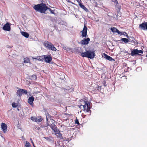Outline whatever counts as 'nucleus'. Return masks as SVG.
<instances>
[{"label": "nucleus", "mask_w": 147, "mask_h": 147, "mask_svg": "<svg viewBox=\"0 0 147 147\" xmlns=\"http://www.w3.org/2000/svg\"><path fill=\"white\" fill-rule=\"evenodd\" d=\"M32 144H33V145L35 147V146H34V144L33 142L32 141Z\"/></svg>", "instance_id": "58836bf2"}, {"label": "nucleus", "mask_w": 147, "mask_h": 147, "mask_svg": "<svg viewBox=\"0 0 147 147\" xmlns=\"http://www.w3.org/2000/svg\"><path fill=\"white\" fill-rule=\"evenodd\" d=\"M22 91L23 94H27V91L26 90H24L22 89V90H21Z\"/></svg>", "instance_id": "c756f323"}, {"label": "nucleus", "mask_w": 147, "mask_h": 147, "mask_svg": "<svg viewBox=\"0 0 147 147\" xmlns=\"http://www.w3.org/2000/svg\"><path fill=\"white\" fill-rule=\"evenodd\" d=\"M1 128L4 133L6 132L7 130V125L5 123H2L1 125Z\"/></svg>", "instance_id": "9b49d317"}, {"label": "nucleus", "mask_w": 147, "mask_h": 147, "mask_svg": "<svg viewBox=\"0 0 147 147\" xmlns=\"http://www.w3.org/2000/svg\"><path fill=\"white\" fill-rule=\"evenodd\" d=\"M45 45L46 47H47L48 49H49L51 46L52 45V44L51 43L48 42H46L45 43Z\"/></svg>", "instance_id": "f3484780"}, {"label": "nucleus", "mask_w": 147, "mask_h": 147, "mask_svg": "<svg viewBox=\"0 0 147 147\" xmlns=\"http://www.w3.org/2000/svg\"><path fill=\"white\" fill-rule=\"evenodd\" d=\"M34 98L33 96H31L28 99V102L29 104L32 106H33V101L34 100Z\"/></svg>", "instance_id": "f8f14e48"}, {"label": "nucleus", "mask_w": 147, "mask_h": 147, "mask_svg": "<svg viewBox=\"0 0 147 147\" xmlns=\"http://www.w3.org/2000/svg\"><path fill=\"white\" fill-rule=\"evenodd\" d=\"M111 30L113 32L117 33L118 34L120 33V32L115 28L113 27L111 28Z\"/></svg>", "instance_id": "2eb2a0df"}, {"label": "nucleus", "mask_w": 147, "mask_h": 147, "mask_svg": "<svg viewBox=\"0 0 147 147\" xmlns=\"http://www.w3.org/2000/svg\"><path fill=\"white\" fill-rule=\"evenodd\" d=\"M30 60L28 58H26L24 59V63H28L29 62Z\"/></svg>", "instance_id": "b1692460"}, {"label": "nucleus", "mask_w": 147, "mask_h": 147, "mask_svg": "<svg viewBox=\"0 0 147 147\" xmlns=\"http://www.w3.org/2000/svg\"><path fill=\"white\" fill-rule=\"evenodd\" d=\"M139 28L144 30H147V22H144L139 25Z\"/></svg>", "instance_id": "39448f33"}, {"label": "nucleus", "mask_w": 147, "mask_h": 147, "mask_svg": "<svg viewBox=\"0 0 147 147\" xmlns=\"http://www.w3.org/2000/svg\"><path fill=\"white\" fill-rule=\"evenodd\" d=\"M36 59L39 61H42L43 60V58L42 57L39 56L37 57Z\"/></svg>", "instance_id": "393cba45"}, {"label": "nucleus", "mask_w": 147, "mask_h": 147, "mask_svg": "<svg viewBox=\"0 0 147 147\" xmlns=\"http://www.w3.org/2000/svg\"><path fill=\"white\" fill-rule=\"evenodd\" d=\"M12 106L13 108H16L17 107L18 105L15 102H13L12 104Z\"/></svg>", "instance_id": "cd10ccee"}, {"label": "nucleus", "mask_w": 147, "mask_h": 147, "mask_svg": "<svg viewBox=\"0 0 147 147\" xmlns=\"http://www.w3.org/2000/svg\"><path fill=\"white\" fill-rule=\"evenodd\" d=\"M87 27L84 25L83 30L81 31L82 36V38L86 37L87 35Z\"/></svg>", "instance_id": "20e7f679"}, {"label": "nucleus", "mask_w": 147, "mask_h": 147, "mask_svg": "<svg viewBox=\"0 0 147 147\" xmlns=\"http://www.w3.org/2000/svg\"><path fill=\"white\" fill-rule=\"evenodd\" d=\"M103 57L105 58L106 59L109 60V61H114V59H113L111 57L109 56L105 53H104L102 55Z\"/></svg>", "instance_id": "6e6552de"}, {"label": "nucleus", "mask_w": 147, "mask_h": 147, "mask_svg": "<svg viewBox=\"0 0 147 147\" xmlns=\"http://www.w3.org/2000/svg\"><path fill=\"white\" fill-rule=\"evenodd\" d=\"M90 40V38H87L86 39H84L81 40L80 42V43L82 45H87L89 43Z\"/></svg>", "instance_id": "1a4fd4ad"}, {"label": "nucleus", "mask_w": 147, "mask_h": 147, "mask_svg": "<svg viewBox=\"0 0 147 147\" xmlns=\"http://www.w3.org/2000/svg\"><path fill=\"white\" fill-rule=\"evenodd\" d=\"M31 119L32 121L37 122H40L42 121L41 118L40 116H39L37 117H31Z\"/></svg>", "instance_id": "0eeeda50"}, {"label": "nucleus", "mask_w": 147, "mask_h": 147, "mask_svg": "<svg viewBox=\"0 0 147 147\" xmlns=\"http://www.w3.org/2000/svg\"><path fill=\"white\" fill-rule=\"evenodd\" d=\"M121 41L125 43H127L129 42V39L127 38H123L121 39Z\"/></svg>", "instance_id": "412c9836"}, {"label": "nucleus", "mask_w": 147, "mask_h": 147, "mask_svg": "<svg viewBox=\"0 0 147 147\" xmlns=\"http://www.w3.org/2000/svg\"><path fill=\"white\" fill-rule=\"evenodd\" d=\"M85 104L84 105H80V107L81 108L82 107L84 110V111L89 113L88 115L90 114L91 113V111L90 110V103L88 102H84Z\"/></svg>", "instance_id": "f03ea898"}, {"label": "nucleus", "mask_w": 147, "mask_h": 147, "mask_svg": "<svg viewBox=\"0 0 147 147\" xmlns=\"http://www.w3.org/2000/svg\"><path fill=\"white\" fill-rule=\"evenodd\" d=\"M21 90H22V89H20V90H17V95L18 96H21L23 94L22 91Z\"/></svg>", "instance_id": "6ab92c4d"}, {"label": "nucleus", "mask_w": 147, "mask_h": 147, "mask_svg": "<svg viewBox=\"0 0 147 147\" xmlns=\"http://www.w3.org/2000/svg\"><path fill=\"white\" fill-rule=\"evenodd\" d=\"M67 1L69 2H70L69 1V0H67Z\"/></svg>", "instance_id": "ea45409f"}, {"label": "nucleus", "mask_w": 147, "mask_h": 147, "mask_svg": "<svg viewBox=\"0 0 147 147\" xmlns=\"http://www.w3.org/2000/svg\"><path fill=\"white\" fill-rule=\"evenodd\" d=\"M25 146L26 147H31L30 144L27 141L26 142Z\"/></svg>", "instance_id": "a878e982"}, {"label": "nucleus", "mask_w": 147, "mask_h": 147, "mask_svg": "<svg viewBox=\"0 0 147 147\" xmlns=\"http://www.w3.org/2000/svg\"><path fill=\"white\" fill-rule=\"evenodd\" d=\"M126 34H127V33L125 32H123V33H122V32H120V33L119 34L120 35H124L126 36Z\"/></svg>", "instance_id": "7c9ffc66"}, {"label": "nucleus", "mask_w": 147, "mask_h": 147, "mask_svg": "<svg viewBox=\"0 0 147 147\" xmlns=\"http://www.w3.org/2000/svg\"><path fill=\"white\" fill-rule=\"evenodd\" d=\"M126 37L127 38H129L130 37H129L128 36V35H127V34H126Z\"/></svg>", "instance_id": "4c0bfd02"}, {"label": "nucleus", "mask_w": 147, "mask_h": 147, "mask_svg": "<svg viewBox=\"0 0 147 147\" xmlns=\"http://www.w3.org/2000/svg\"><path fill=\"white\" fill-rule=\"evenodd\" d=\"M45 61L48 63H49L52 60V58L50 56L44 57Z\"/></svg>", "instance_id": "ddd939ff"}, {"label": "nucleus", "mask_w": 147, "mask_h": 147, "mask_svg": "<svg viewBox=\"0 0 147 147\" xmlns=\"http://www.w3.org/2000/svg\"><path fill=\"white\" fill-rule=\"evenodd\" d=\"M75 123L76 124H77L78 125L79 124V122L78 121V119H76L75 120Z\"/></svg>", "instance_id": "473e14b6"}, {"label": "nucleus", "mask_w": 147, "mask_h": 147, "mask_svg": "<svg viewBox=\"0 0 147 147\" xmlns=\"http://www.w3.org/2000/svg\"><path fill=\"white\" fill-rule=\"evenodd\" d=\"M88 51L85 52H83L81 53V55L83 57H86L88 58Z\"/></svg>", "instance_id": "aec40b11"}, {"label": "nucleus", "mask_w": 147, "mask_h": 147, "mask_svg": "<svg viewBox=\"0 0 147 147\" xmlns=\"http://www.w3.org/2000/svg\"><path fill=\"white\" fill-rule=\"evenodd\" d=\"M138 54L139 53H143V51L142 50H140V51L138 50Z\"/></svg>", "instance_id": "f704fd0d"}, {"label": "nucleus", "mask_w": 147, "mask_h": 147, "mask_svg": "<svg viewBox=\"0 0 147 147\" xmlns=\"http://www.w3.org/2000/svg\"><path fill=\"white\" fill-rule=\"evenodd\" d=\"M55 134L57 138H59L60 139H62L63 138L62 136V134L60 133V131L58 132L55 133Z\"/></svg>", "instance_id": "dca6fc26"}, {"label": "nucleus", "mask_w": 147, "mask_h": 147, "mask_svg": "<svg viewBox=\"0 0 147 147\" xmlns=\"http://www.w3.org/2000/svg\"><path fill=\"white\" fill-rule=\"evenodd\" d=\"M88 58H90L91 59H92L94 57L95 55V53L94 51H88Z\"/></svg>", "instance_id": "423d86ee"}, {"label": "nucleus", "mask_w": 147, "mask_h": 147, "mask_svg": "<svg viewBox=\"0 0 147 147\" xmlns=\"http://www.w3.org/2000/svg\"><path fill=\"white\" fill-rule=\"evenodd\" d=\"M43 138L47 140L48 141H51V137H43Z\"/></svg>", "instance_id": "c85d7f7f"}, {"label": "nucleus", "mask_w": 147, "mask_h": 147, "mask_svg": "<svg viewBox=\"0 0 147 147\" xmlns=\"http://www.w3.org/2000/svg\"><path fill=\"white\" fill-rule=\"evenodd\" d=\"M129 40V42H130L131 41H133V39H134L133 38H131V37H130L128 39Z\"/></svg>", "instance_id": "2f4dec72"}, {"label": "nucleus", "mask_w": 147, "mask_h": 147, "mask_svg": "<svg viewBox=\"0 0 147 147\" xmlns=\"http://www.w3.org/2000/svg\"><path fill=\"white\" fill-rule=\"evenodd\" d=\"M69 90V92H71L72 91H73L74 90V89L73 88H71V89H69L68 90Z\"/></svg>", "instance_id": "c9c22d12"}, {"label": "nucleus", "mask_w": 147, "mask_h": 147, "mask_svg": "<svg viewBox=\"0 0 147 147\" xmlns=\"http://www.w3.org/2000/svg\"><path fill=\"white\" fill-rule=\"evenodd\" d=\"M46 120L47 121V123L46 124L47 125V126H48L49 125L50 123H49V121L50 120L51 121L52 123L51 124V125H50V127L51 128L53 129L55 127V124L53 123L54 122V121L52 119V117H51V116L48 113L46 114Z\"/></svg>", "instance_id": "7ed1b4c3"}, {"label": "nucleus", "mask_w": 147, "mask_h": 147, "mask_svg": "<svg viewBox=\"0 0 147 147\" xmlns=\"http://www.w3.org/2000/svg\"><path fill=\"white\" fill-rule=\"evenodd\" d=\"M54 132L57 133V132H58L59 131L58 130V129H57V128L56 127H55L53 129H52Z\"/></svg>", "instance_id": "bb28decb"}, {"label": "nucleus", "mask_w": 147, "mask_h": 147, "mask_svg": "<svg viewBox=\"0 0 147 147\" xmlns=\"http://www.w3.org/2000/svg\"><path fill=\"white\" fill-rule=\"evenodd\" d=\"M138 49H134L131 51V55L132 56H134L135 55H137L138 54Z\"/></svg>", "instance_id": "4468645a"}, {"label": "nucleus", "mask_w": 147, "mask_h": 147, "mask_svg": "<svg viewBox=\"0 0 147 147\" xmlns=\"http://www.w3.org/2000/svg\"><path fill=\"white\" fill-rule=\"evenodd\" d=\"M34 9L37 11L42 13H44L45 11L48 9L52 13H54V11L52 10L50 8H48L44 4L42 3L35 5L34 7Z\"/></svg>", "instance_id": "f257e3e1"}, {"label": "nucleus", "mask_w": 147, "mask_h": 147, "mask_svg": "<svg viewBox=\"0 0 147 147\" xmlns=\"http://www.w3.org/2000/svg\"><path fill=\"white\" fill-rule=\"evenodd\" d=\"M50 49H51V50L52 51H56L57 49L56 48L54 47L53 45L52 44V45L51 46L50 48H49Z\"/></svg>", "instance_id": "5701e85b"}, {"label": "nucleus", "mask_w": 147, "mask_h": 147, "mask_svg": "<svg viewBox=\"0 0 147 147\" xmlns=\"http://www.w3.org/2000/svg\"><path fill=\"white\" fill-rule=\"evenodd\" d=\"M79 5L83 9L86 11H88L87 8L85 7L84 5L82 4L81 3H80L79 4Z\"/></svg>", "instance_id": "4be33fe9"}, {"label": "nucleus", "mask_w": 147, "mask_h": 147, "mask_svg": "<svg viewBox=\"0 0 147 147\" xmlns=\"http://www.w3.org/2000/svg\"><path fill=\"white\" fill-rule=\"evenodd\" d=\"M32 77L33 80H35L36 79V76L35 75L32 76Z\"/></svg>", "instance_id": "72a5a7b5"}, {"label": "nucleus", "mask_w": 147, "mask_h": 147, "mask_svg": "<svg viewBox=\"0 0 147 147\" xmlns=\"http://www.w3.org/2000/svg\"><path fill=\"white\" fill-rule=\"evenodd\" d=\"M21 34L26 38H28L29 35L28 33L23 31L21 32Z\"/></svg>", "instance_id": "a211bd4d"}, {"label": "nucleus", "mask_w": 147, "mask_h": 147, "mask_svg": "<svg viewBox=\"0 0 147 147\" xmlns=\"http://www.w3.org/2000/svg\"><path fill=\"white\" fill-rule=\"evenodd\" d=\"M113 1L115 3L116 2L117 3H118L117 1V0H113Z\"/></svg>", "instance_id": "e433bc0d"}, {"label": "nucleus", "mask_w": 147, "mask_h": 147, "mask_svg": "<svg viewBox=\"0 0 147 147\" xmlns=\"http://www.w3.org/2000/svg\"><path fill=\"white\" fill-rule=\"evenodd\" d=\"M3 29L5 30L9 31L10 30V27L9 23H7L3 27Z\"/></svg>", "instance_id": "9d476101"}]
</instances>
